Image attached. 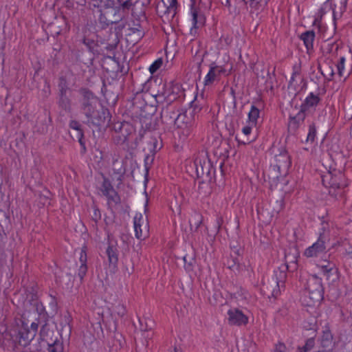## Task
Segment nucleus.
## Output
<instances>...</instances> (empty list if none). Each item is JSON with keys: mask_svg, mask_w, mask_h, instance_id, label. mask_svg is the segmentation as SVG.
Segmentation results:
<instances>
[{"mask_svg": "<svg viewBox=\"0 0 352 352\" xmlns=\"http://www.w3.org/2000/svg\"><path fill=\"white\" fill-rule=\"evenodd\" d=\"M39 324L38 320L32 322L30 327L24 321L15 320L3 333V338L7 342H11L14 346H25L35 338Z\"/></svg>", "mask_w": 352, "mask_h": 352, "instance_id": "f257e3e1", "label": "nucleus"}, {"mask_svg": "<svg viewBox=\"0 0 352 352\" xmlns=\"http://www.w3.org/2000/svg\"><path fill=\"white\" fill-rule=\"evenodd\" d=\"M323 299L322 279L316 275H309L305 285V292L301 297L303 306L310 308L317 307Z\"/></svg>", "mask_w": 352, "mask_h": 352, "instance_id": "f03ea898", "label": "nucleus"}, {"mask_svg": "<svg viewBox=\"0 0 352 352\" xmlns=\"http://www.w3.org/2000/svg\"><path fill=\"white\" fill-rule=\"evenodd\" d=\"M287 274L285 271L275 270L274 274L269 280L268 285L262 290L267 293L269 297L276 298L285 289Z\"/></svg>", "mask_w": 352, "mask_h": 352, "instance_id": "7ed1b4c3", "label": "nucleus"}, {"mask_svg": "<svg viewBox=\"0 0 352 352\" xmlns=\"http://www.w3.org/2000/svg\"><path fill=\"white\" fill-rule=\"evenodd\" d=\"M290 166L291 159L285 150H282L278 154L275 155L273 168L277 173V178L286 176Z\"/></svg>", "mask_w": 352, "mask_h": 352, "instance_id": "20e7f679", "label": "nucleus"}, {"mask_svg": "<svg viewBox=\"0 0 352 352\" xmlns=\"http://www.w3.org/2000/svg\"><path fill=\"white\" fill-rule=\"evenodd\" d=\"M84 112L89 121L95 125L104 124L110 120L109 113L107 110L102 109L101 112L95 111L92 104L85 105Z\"/></svg>", "mask_w": 352, "mask_h": 352, "instance_id": "39448f33", "label": "nucleus"}, {"mask_svg": "<svg viewBox=\"0 0 352 352\" xmlns=\"http://www.w3.org/2000/svg\"><path fill=\"white\" fill-rule=\"evenodd\" d=\"M133 228L135 237L144 240L149 234V226L146 219L140 212H137L133 217Z\"/></svg>", "mask_w": 352, "mask_h": 352, "instance_id": "423d86ee", "label": "nucleus"}, {"mask_svg": "<svg viewBox=\"0 0 352 352\" xmlns=\"http://www.w3.org/2000/svg\"><path fill=\"white\" fill-rule=\"evenodd\" d=\"M322 183L326 187L330 188H341L347 186L344 176L341 173L338 175L328 173L322 177Z\"/></svg>", "mask_w": 352, "mask_h": 352, "instance_id": "0eeeda50", "label": "nucleus"}, {"mask_svg": "<svg viewBox=\"0 0 352 352\" xmlns=\"http://www.w3.org/2000/svg\"><path fill=\"white\" fill-rule=\"evenodd\" d=\"M316 266L320 273L323 274L327 280L335 282L338 279V269L334 263L328 261H324Z\"/></svg>", "mask_w": 352, "mask_h": 352, "instance_id": "6e6552de", "label": "nucleus"}, {"mask_svg": "<svg viewBox=\"0 0 352 352\" xmlns=\"http://www.w3.org/2000/svg\"><path fill=\"white\" fill-rule=\"evenodd\" d=\"M228 320L232 325H245L248 322V317L242 311L233 308L228 311Z\"/></svg>", "mask_w": 352, "mask_h": 352, "instance_id": "1a4fd4ad", "label": "nucleus"}, {"mask_svg": "<svg viewBox=\"0 0 352 352\" xmlns=\"http://www.w3.org/2000/svg\"><path fill=\"white\" fill-rule=\"evenodd\" d=\"M320 100L318 95L313 92L309 93L300 106L301 111L307 113L315 111Z\"/></svg>", "mask_w": 352, "mask_h": 352, "instance_id": "9d476101", "label": "nucleus"}, {"mask_svg": "<svg viewBox=\"0 0 352 352\" xmlns=\"http://www.w3.org/2000/svg\"><path fill=\"white\" fill-rule=\"evenodd\" d=\"M325 249L324 242L319 239L305 250L304 255L308 258L320 256L325 252Z\"/></svg>", "mask_w": 352, "mask_h": 352, "instance_id": "9b49d317", "label": "nucleus"}, {"mask_svg": "<svg viewBox=\"0 0 352 352\" xmlns=\"http://www.w3.org/2000/svg\"><path fill=\"white\" fill-rule=\"evenodd\" d=\"M225 72L226 69L223 66L218 65L215 63L211 64L210 69L204 78V85H209L212 84L216 80L217 76Z\"/></svg>", "mask_w": 352, "mask_h": 352, "instance_id": "f8f14e48", "label": "nucleus"}, {"mask_svg": "<svg viewBox=\"0 0 352 352\" xmlns=\"http://www.w3.org/2000/svg\"><path fill=\"white\" fill-rule=\"evenodd\" d=\"M140 328L143 333V336L146 340L151 339L153 336V329L155 327L154 320L149 318H144L142 319H140Z\"/></svg>", "mask_w": 352, "mask_h": 352, "instance_id": "ddd939ff", "label": "nucleus"}, {"mask_svg": "<svg viewBox=\"0 0 352 352\" xmlns=\"http://www.w3.org/2000/svg\"><path fill=\"white\" fill-rule=\"evenodd\" d=\"M332 340L333 336L330 330L326 329L323 331L322 336L320 339V344L322 349L319 350L318 352H329L333 346Z\"/></svg>", "mask_w": 352, "mask_h": 352, "instance_id": "4468645a", "label": "nucleus"}, {"mask_svg": "<svg viewBox=\"0 0 352 352\" xmlns=\"http://www.w3.org/2000/svg\"><path fill=\"white\" fill-rule=\"evenodd\" d=\"M201 109V107L200 105H197L196 104H192L186 114H179L177 116V118L175 120L176 124H178V123L180 121L184 122V118H186L187 114H189L190 118H188L187 120L185 121V122L186 124H190L192 120H193L195 119V116L197 115L200 112Z\"/></svg>", "mask_w": 352, "mask_h": 352, "instance_id": "2eb2a0df", "label": "nucleus"}, {"mask_svg": "<svg viewBox=\"0 0 352 352\" xmlns=\"http://www.w3.org/2000/svg\"><path fill=\"white\" fill-rule=\"evenodd\" d=\"M87 256L85 247H82L79 252L80 267L78 269V276L80 280L83 278L87 271Z\"/></svg>", "mask_w": 352, "mask_h": 352, "instance_id": "dca6fc26", "label": "nucleus"}, {"mask_svg": "<svg viewBox=\"0 0 352 352\" xmlns=\"http://www.w3.org/2000/svg\"><path fill=\"white\" fill-rule=\"evenodd\" d=\"M300 38L302 40L307 52H311L314 49L315 33L313 31H307L301 34Z\"/></svg>", "mask_w": 352, "mask_h": 352, "instance_id": "f3484780", "label": "nucleus"}, {"mask_svg": "<svg viewBox=\"0 0 352 352\" xmlns=\"http://www.w3.org/2000/svg\"><path fill=\"white\" fill-rule=\"evenodd\" d=\"M72 317L69 314H65L62 316L61 325L63 326L62 329L60 330V336H63V334L65 333L66 337H69L72 332Z\"/></svg>", "mask_w": 352, "mask_h": 352, "instance_id": "a211bd4d", "label": "nucleus"}, {"mask_svg": "<svg viewBox=\"0 0 352 352\" xmlns=\"http://www.w3.org/2000/svg\"><path fill=\"white\" fill-rule=\"evenodd\" d=\"M84 43L87 47L93 52H98L97 47L99 46V41L98 40V36L94 33L90 36H85L83 41Z\"/></svg>", "mask_w": 352, "mask_h": 352, "instance_id": "6ab92c4d", "label": "nucleus"}, {"mask_svg": "<svg viewBox=\"0 0 352 352\" xmlns=\"http://www.w3.org/2000/svg\"><path fill=\"white\" fill-rule=\"evenodd\" d=\"M102 191L104 195H105L108 199H112L113 201L116 200L118 197L117 193L109 181H104L102 186Z\"/></svg>", "mask_w": 352, "mask_h": 352, "instance_id": "aec40b11", "label": "nucleus"}, {"mask_svg": "<svg viewBox=\"0 0 352 352\" xmlns=\"http://www.w3.org/2000/svg\"><path fill=\"white\" fill-rule=\"evenodd\" d=\"M299 256L298 252H296L290 256L289 255L285 256L286 267L288 270L294 271L297 268V261Z\"/></svg>", "mask_w": 352, "mask_h": 352, "instance_id": "412c9836", "label": "nucleus"}, {"mask_svg": "<svg viewBox=\"0 0 352 352\" xmlns=\"http://www.w3.org/2000/svg\"><path fill=\"white\" fill-rule=\"evenodd\" d=\"M69 126L72 129L77 131V138L78 139V142L82 149L85 150V144L83 141V133L80 129V124L76 120H72L69 123Z\"/></svg>", "mask_w": 352, "mask_h": 352, "instance_id": "4be33fe9", "label": "nucleus"}, {"mask_svg": "<svg viewBox=\"0 0 352 352\" xmlns=\"http://www.w3.org/2000/svg\"><path fill=\"white\" fill-rule=\"evenodd\" d=\"M107 254L109 264L116 267L118 260L116 248L113 246H109L107 249Z\"/></svg>", "mask_w": 352, "mask_h": 352, "instance_id": "5701e85b", "label": "nucleus"}, {"mask_svg": "<svg viewBox=\"0 0 352 352\" xmlns=\"http://www.w3.org/2000/svg\"><path fill=\"white\" fill-rule=\"evenodd\" d=\"M260 111L255 106L252 105L248 113V120L252 125H256L258 118H259Z\"/></svg>", "mask_w": 352, "mask_h": 352, "instance_id": "b1692460", "label": "nucleus"}, {"mask_svg": "<svg viewBox=\"0 0 352 352\" xmlns=\"http://www.w3.org/2000/svg\"><path fill=\"white\" fill-rule=\"evenodd\" d=\"M267 0H250V7L252 11L258 13L266 6Z\"/></svg>", "mask_w": 352, "mask_h": 352, "instance_id": "393cba45", "label": "nucleus"}, {"mask_svg": "<svg viewBox=\"0 0 352 352\" xmlns=\"http://www.w3.org/2000/svg\"><path fill=\"white\" fill-rule=\"evenodd\" d=\"M48 352H64L63 343L56 340L52 344H49Z\"/></svg>", "mask_w": 352, "mask_h": 352, "instance_id": "a878e982", "label": "nucleus"}, {"mask_svg": "<svg viewBox=\"0 0 352 352\" xmlns=\"http://www.w3.org/2000/svg\"><path fill=\"white\" fill-rule=\"evenodd\" d=\"M163 60L159 58L155 60L149 67L148 70L151 74H155L162 65Z\"/></svg>", "mask_w": 352, "mask_h": 352, "instance_id": "bb28decb", "label": "nucleus"}, {"mask_svg": "<svg viewBox=\"0 0 352 352\" xmlns=\"http://www.w3.org/2000/svg\"><path fill=\"white\" fill-rule=\"evenodd\" d=\"M345 62L346 58L344 56H342L340 58L339 61L336 64V68L340 76H342L344 75L345 70Z\"/></svg>", "mask_w": 352, "mask_h": 352, "instance_id": "cd10ccee", "label": "nucleus"}, {"mask_svg": "<svg viewBox=\"0 0 352 352\" xmlns=\"http://www.w3.org/2000/svg\"><path fill=\"white\" fill-rule=\"evenodd\" d=\"M336 5L333 3L332 0H327L322 5V10L324 12H328L332 10L335 12Z\"/></svg>", "mask_w": 352, "mask_h": 352, "instance_id": "c85d7f7f", "label": "nucleus"}, {"mask_svg": "<svg viewBox=\"0 0 352 352\" xmlns=\"http://www.w3.org/2000/svg\"><path fill=\"white\" fill-rule=\"evenodd\" d=\"M168 3V7L166 8L164 13H172L173 14L175 12V8L177 5V0H167Z\"/></svg>", "mask_w": 352, "mask_h": 352, "instance_id": "c756f323", "label": "nucleus"}, {"mask_svg": "<svg viewBox=\"0 0 352 352\" xmlns=\"http://www.w3.org/2000/svg\"><path fill=\"white\" fill-rule=\"evenodd\" d=\"M228 267L233 271H238L240 270L239 263L238 259L228 261Z\"/></svg>", "mask_w": 352, "mask_h": 352, "instance_id": "7c9ffc66", "label": "nucleus"}, {"mask_svg": "<svg viewBox=\"0 0 352 352\" xmlns=\"http://www.w3.org/2000/svg\"><path fill=\"white\" fill-rule=\"evenodd\" d=\"M316 134V130L314 125L309 126L307 141H314Z\"/></svg>", "mask_w": 352, "mask_h": 352, "instance_id": "2f4dec72", "label": "nucleus"}, {"mask_svg": "<svg viewBox=\"0 0 352 352\" xmlns=\"http://www.w3.org/2000/svg\"><path fill=\"white\" fill-rule=\"evenodd\" d=\"M287 349L285 344H283L281 342H278L277 344H276L274 352H287Z\"/></svg>", "mask_w": 352, "mask_h": 352, "instance_id": "473e14b6", "label": "nucleus"}, {"mask_svg": "<svg viewBox=\"0 0 352 352\" xmlns=\"http://www.w3.org/2000/svg\"><path fill=\"white\" fill-rule=\"evenodd\" d=\"M256 125H252L250 122H247V124L243 127L242 132L245 135H248L251 133L252 130Z\"/></svg>", "mask_w": 352, "mask_h": 352, "instance_id": "72a5a7b5", "label": "nucleus"}, {"mask_svg": "<svg viewBox=\"0 0 352 352\" xmlns=\"http://www.w3.org/2000/svg\"><path fill=\"white\" fill-rule=\"evenodd\" d=\"M192 22L194 28H198L197 13L195 10L192 12Z\"/></svg>", "mask_w": 352, "mask_h": 352, "instance_id": "f704fd0d", "label": "nucleus"}, {"mask_svg": "<svg viewBox=\"0 0 352 352\" xmlns=\"http://www.w3.org/2000/svg\"><path fill=\"white\" fill-rule=\"evenodd\" d=\"M314 345V340L313 338H310L307 340L305 345L304 346V349L306 351L310 350Z\"/></svg>", "mask_w": 352, "mask_h": 352, "instance_id": "c9c22d12", "label": "nucleus"}, {"mask_svg": "<svg viewBox=\"0 0 352 352\" xmlns=\"http://www.w3.org/2000/svg\"><path fill=\"white\" fill-rule=\"evenodd\" d=\"M154 155H155V153H153L151 155H147L146 157L145 160H144L146 166L152 164L153 159H154Z\"/></svg>", "mask_w": 352, "mask_h": 352, "instance_id": "e433bc0d", "label": "nucleus"}, {"mask_svg": "<svg viewBox=\"0 0 352 352\" xmlns=\"http://www.w3.org/2000/svg\"><path fill=\"white\" fill-rule=\"evenodd\" d=\"M311 320L312 322L309 325L307 326L306 324H304V327L308 329H314L316 322L314 319H312Z\"/></svg>", "mask_w": 352, "mask_h": 352, "instance_id": "4c0bfd02", "label": "nucleus"}, {"mask_svg": "<svg viewBox=\"0 0 352 352\" xmlns=\"http://www.w3.org/2000/svg\"><path fill=\"white\" fill-rule=\"evenodd\" d=\"M196 220H197V223H195V227L197 228L199 224L201 223V217L199 216V214H195L194 217H193Z\"/></svg>", "mask_w": 352, "mask_h": 352, "instance_id": "58836bf2", "label": "nucleus"}, {"mask_svg": "<svg viewBox=\"0 0 352 352\" xmlns=\"http://www.w3.org/2000/svg\"><path fill=\"white\" fill-rule=\"evenodd\" d=\"M44 331H45V327H43V328L41 329V337L43 338V339H44Z\"/></svg>", "mask_w": 352, "mask_h": 352, "instance_id": "ea45409f", "label": "nucleus"}, {"mask_svg": "<svg viewBox=\"0 0 352 352\" xmlns=\"http://www.w3.org/2000/svg\"><path fill=\"white\" fill-rule=\"evenodd\" d=\"M297 352H307L306 350L302 347V348H298L297 349Z\"/></svg>", "mask_w": 352, "mask_h": 352, "instance_id": "a19ab883", "label": "nucleus"}, {"mask_svg": "<svg viewBox=\"0 0 352 352\" xmlns=\"http://www.w3.org/2000/svg\"><path fill=\"white\" fill-rule=\"evenodd\" d=\"M169 352H179V351L177 349H173L170 350Z\"/></svg>", "mask_w": 352, "mask_h": 352, "instance_id": "79ce46f5", "label": "nucleus"}, {"mask_svg": "<svg viewBox=\"0 0 352 352\" xmlns=\"http://www.w3.org/2000/svg\"><path fill=\"white\" fill-rule=\"evenodd\" d=\"M160 8V5L159 4V5L157 6V12H158L159 13H160V10H159Z\"/></svg>", "mask_w": 352, "mask_h": 352, "instance_id": "37998d69", "label": "nucleus"}, {"mask_svg": "<svg viewBox=\"0 0 352 352\" xmlns=\"http://www.w3.org/2000/svg\"><path fill=\"white\" fill-rule=\"evenodd\" d=\"M293 120H294V118H291V120L289 122V124H292V122Z\"/></svg>", "mask_w": 352, "mask_h": 352, "instance_id": "c03bdc74", "label": "nucleus"}, {"mask_svg": "<svg viewBox=\"0 0 352 352\" xmlns=\"http://www.w3.org/2000/svg\"><path fill=\"white\" fill-rule=\"evenodd\" d=\"M98 212V210H95L94 212H95V214H96V212Z\"/></svg>", "mask_w": 352, "mask_h": 352, "instance_id": "a18cd8bd", "label": "nucleus"}, {"mask_svg": "<svg viewBox=\"0 0 352 352\" xmlns=\"http://www.w3.org/2000/svg\"><path fill=\"white\" fill-rule=\"evenodd\" d=\"M189 221H190V223L191 224L192 219H190Z\"/></svg>", "mask_w": 352, "mask_h": 352, "instance_id": "49530a36", "label": "nucleus"}, {"mask_svg": "<svg viewBox=\"0 0 352 352\" xmlns=\"http://www.w3.org/2000/svg\"><path fill=\"white\" fill-rule=\"evenodd\" d=\"M104 0H100V1L102 3Z\"/></svg>", "mask_w": 352, "mask_h": 352, "instance_id": "de8ad7c7", "label": "nucleus"}]
</instances>
